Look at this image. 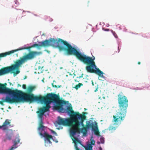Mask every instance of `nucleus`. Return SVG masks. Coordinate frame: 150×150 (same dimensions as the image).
I'll return each instance as SVG.
<instances>
[{
    "label": "nucleus",
    "instance_id": "obj_17",
    "mask_svg": "<svg viewBox=\"0 0 150 150\" xmlns=\"http://www.w3.org/2000/svg\"><path fill=\"white\" fill-rule=\"evenodd\" d=\"M93 146L90 144H88L87 146H85V148L86 150H93Z\"/></svg>",
    "mask_w": 150,
    "mask_h": 150
},
{
    "label": "nucleus",
    "instance_id": "obj_35",
    "mask_svg": "<svg viewBox=\"0 0 150 150\" xmlns=\"http://www.w3.org/2000/svg\"><path fill=\"white\" fill-rule=\"evenodd\" d=\"M101 143H102V144L104 143V140H103V142L101 141Z\"/></svg>",
    "mask_w": 150,
    "mask_h": 150
},
{
    "label": "nucleus",
    "instance_id": "obj_9",
    "mask_svg": "<svg viewBox=\"0 0 150 150\" xmlns=\"http://www.w3.org/2000/svg\"><path fill=\"white\" fill-rule=\"evenodd\" d=\"M90 128H91L92 129H94V128L97 129V123L95 122V124H94L91 120L86 121V127H82L81 129V132H86L87 129Z\"/></svg>",
    "mask_w": 150,
    "mask_h": 150
},
{
    "label": "nucleus",
    "instance_id": "obj_26",
    "mask_svg": "<svg viewBox=\"0 0 150 150\" xmlns=\"http://www.w3.org/2000/svg\"><path fill=\"white\" fill-rule=\"evenodd\" d=\"M6 139L10 140L11 139V136H8L7 137Z\"/></svg>",
    "mask_w": 150,
    "mask_h": 150
},
{
    "label": "nucleus",
    "instance_id": "obj_41",
    "mask_svg": "<svg viewBox=\"0 0 150 150\" xmlns=\"http://www.w3.org/2000/svg\"><path fill=\"white\" fill-rule=\"evenodd\" d=\"M85 113V112H83V114H84Z\"/></svg>",
    "mask_w": 150,
    "mask_h": 150
},
{
    "label": "nucleus",
    "instance_id": "obj_29",
    "mask_svg": "<svg viewBox=\"0 0 150 150\" xmlns=\"http://www.w3.org/2000/svg\"><path fill=\"white\" fill-rule=\"evenodd\" d=\"M51 132L54 133V134H56V133L54 131H53V130H51Z\"/></svg>",
    "mask_w": 150,
    "mask_h": 150
},
{
    "label": "nucleus",
    "instance_id": "obj_1",
    "mask_svg": "<svg viewBox=\"0 0 150 150\" xmlns=\"http://www.w3.org/2000/svg\"><path fill=\"white\" fill-rule=\"evenodd\" d=\"M42 47L50 46L56 47L60 51H66L68 55H73L76 58L86 65V69L89 73H95L99 76H103V73L98 68H97L94 61L95 57L93 58L87 56L84 54L78 51L77 49L72 46L66 41L59 38L58 40L50 38L49 40H46L42 42Z\"/></svg>",
    "mask_w": 150,
    "mask_h": 150
},
{
    "label": "nucleus",
    "instance_id": "obj_27",
    "mask_svg": "<svg viewBox=\"0 0 150 150\" xmlns=\"http://www.w3.org/2000/svg\"><path fill=\"white\" fill-rule=\"evenodd\" d=\"M52 85L53 87L55 88H57V86L56 85H54L53 83L52 84Z\"/></svg>",
    "mask_w": 150,
    "mask_h": 150
},
{
    "label": "nucleus",
    "instance_id": "obj_21",
    "mask_svg": "<svg viewBox=\"0 0 150 150\" xmlns=\"http://www.w3.org/2000/svg\"><path fill=\"white\" fill-rule=\"evenodd\" d=\"M92 138H93V137H91V144H90L91 145H94L95 144V141L94 140L92 139Z\"/></svg>",
    "mask_w": 150,
    "mask_h": 150
},
{
    "label": "nucleus",
    "instance_id": "obj_42",
    "mask_svg": "<svg viewBox=\"0 0 150 150\" xmlns=\"http://www.w3.org/2000/svg\"><path fill=\"white\" fill-rule=\"evenodd\" d=\"M85 79V78H83V79Z\"/></svg>",
    "mask_w": 150,
    "mask_h": 150
},
{
    "label": "nucleus",
    "instance_id": "obj_6",
    "mask_svg": "<svg viewBox=\"0 0 150 150\" xmlns=\"http://www.w3.org/2000/svg\"><path fill=\"white\" fill-rule=\"evenodd\" d=\"M12 91H13V90L7 87L4 86L0 87V93L8 94L13 97V98H11L9 96H6V98H3L1 99V101H0V104L4 106V102H6L11 104L19 103L16 97L11 93Z\"/></svg>",
    "mask_w": 150,
    "mask_h": 150
},
{
    "label": "nucleus",
    "instance_id": "obj_18",
    "mask_svg": "<svg viewBox=\"0 0 150 150\" xmlns=\"http://www.w3.org/2000/svg\"><path fill=\"white\" fill-rule=\"evenodd\" d=\"M43 122L42 121V119H40L39 122V129L41 127H45V126L43 125Z\"/></svg>",
    "mask_w": 150,
    "mask_h": 150
},
{
    "label": "nucleus",
    "instance_id": "obj_13",
    "mask_svg": "<svg viewBox=\"0 0 150 150\" xmlns=\"http://www.w3.org/2000/svg\"><path fill=\"white\" fill-rule=\"evenodd\" d=\"M10 122H9V120L8 119L6 120L3 123V125L2 126H0V129L2 128L3 130H7L8 128V126L10 125Z\"/></svg>",
    "mask_w": 150,
    "mask_h": 150
},
{
    "label": "nucleus",
    "instance_id": "obj_23",
    "mask_svg": "<svg viewBox=\"0 0 150 150\" xmlns=\"http://www.w3.org/2000/svg\"><path fill=\"white\" fill-rule=\"evenodd\" d=\"M83 74H82L80 75L79 76H77L76 78L77 79H80V78H82L83 77Z\"/></svg>",
    "mask_w": 150,
    "mask_h": 150
},
{
    "label": "nucleus",
    "instance_id": "obj_33",
    "mask_svg": "<svg viewBox=\"0 0 150 150\" xmlns=\"http://www.w3.org/2000/svg\"><path fill=\"white\" fill-rule=\"evenodd\" d=\"M99 150H102V148L101 147H100L99 148Z\"/></svg>",
    "mask_w": 150,
    "mask_h": 150
},
{
    "label": "nucleus",
    "instance_id": "obj_2",
    "mask_svg": "<svg viewBox=\"0 0 150 150\" xmlns=\"http://www.w3.org/2000/svg\"><path fill=\"white\" fill-rule=\"evenodd\" d=\"M118 106L120 111L113 115L112 122L114 124L111 125L108 129L111 131L115 130L116 128L120 125L125 119L126 115L127 109L128 106V100L123 93L121 92L117 95Z\"/></svg>",
    "mask_w": 150,
    "mask_h": 150
},
{
    "label": "nucleus",
    "instance_id": "obj_5",
    "mask_svg": "<svg viewBox=\"0 0 150 150\" xmlns=\"http://www.w3.org/2000/svg\"><path fill=\"white\" fill-rule=\"evenodd\" d=\"M39 102H44L46 105H50L52 103L56 104L54 108L57 110L59 112L63 113L64 110L63 107V104L66 103V101L64 100H60L59 96L54 93L47 94L45 96H41Z\"/></svg>",
    "mask_w": 150,
    "mask_h": 150
},
{
    "label": "nucleus",
    "instance_id": "obj_28",
    "mask_svg": "<svg viewBox=\"0 0 150 150\" xmlns=\"http://www.w3.org/2000/svg\"><path fill=\"white\" fill-rule=\"evenodd\" d=\"M74 80V81L76 82H79L80 81V80H78L77 79H75Z\"/></svg>",
    "mask_w": 150,
    "mask_h": 150
},
{
    "label": "nucleus",
    "instance_id": "obj_3",
    "mask_svg": "<svg viewBox=\"0 0 150 150\" xmlns=\"http://www.w3.org/2000/svg\"><path fill=\"white\" fill-rule=\"evenodd\" d=\"M41 53V52L37 51H30L28 53L26 54L20 58V59L17 60L11 66L4 67L0 69V76L8 73L11 71L16 70L15 72H13L14 75L19 74L20 71L18 70L19 67L25 62L28 60H32L35 58L37 56Z\"/></svg>",
    "mask_w": 150,
    "mask_h": 150
},
{
    "label": "nucleus",
    "instance_id": "obj_34",
    "mask_svg": "<svg viewBox=\"0 0 150 150\" xmlns=\"http://www.w3.org/2000/svg\"><path fill=\"white\" fill-rule=\"evenodd\" d=\"M141 64V63H140V62H138V64L139 65V64Z\"/></svg>",
    "mask_w": 150,
    "mask_h": 150
},
{
    "label": "nucleus",
    "instance_id": "obj_12",
    "mask_svg": "<svg viewBox=\"0 0 150 150\" xmlns=\"http://www.w3.org/2000/svg\"><path fill=\"white\" fill-rule=\"evenodd\" d=\"M42 136L45 138V145L46 146H48L47 145L48 142L49 144H52V142H51L50 140L53 139V137L51 135L49 134L46 132H45L43 135Z\"/></svg>",
    "mask_w": 150,
    "mask_h": 150
},
{
    "label": "nucleus",
    "instance_id": "obj_20",
    "mask_svg": "<svg viewBox=\"0 0 150 150\" xmlns=\"http://www.w3.org/2000/svg\"><path fill=\"white\" fill-rule=\"evenodd\" d=\"M83 85V84L82 83H79L77 85H76L74 88H75L77 90L81 86Z\"/></svg>",
    "mask_w": 150,
    "mask_h": 150
},
{
    "label": "nucleus",
    "instance_id": "obj_43",
    "mask_svg": "<svg viewBox=\"0 0 150 150\" xmlns=\"http://www.w3.org/2000/svg\"><path fill=\"white\" fill-rule=\"evenodd\" d=\"M17 56H18V54H17Z\"/></svg>",
    "mask_w": 150,
    "mask_h": 150
},
{
    "label": "nucleus",
    "instance_id": "obj_10",
    "mask_svg": "<svg viewBox=\"0 0 150 150\" xmlns=\"http://www.w3.org/2000/svg\"><path fill=\"white\" fill-rule=\"evenodd\" d=\"M50 107V105H46V106L39 109L37 113H38V117L40 119H42L44 112L48 111Z\"/></svg>",
    "mask_w": 150,
    "mask_h": 150
},
{
    "label": "nucleus",
    "instance_id": "obj_38",
    "mask_svg": "<svg viewBox=\"0 0 150 150\" xmlns=\"http://www.w3.org/2000/svg\"><path fill=\"white\" fill-rule=\"evenodd\" d=\"M26 76H25V77L24 78V79H26Z\"/></svg>",
    "mask_w": 150,
    "mask_h": 150
},
{
    "label": "nucleus",
    "instance_id": "obj_15",
    "mask_svg": "<svg viewBox=\"0 0 150 150\" xmlns=\"http://www.w3.org/2000/svg\"><path fill=\"white\" fill-rule=\"evenodd\" d=\"M71 129H70L69 132H70V135L71 137L72 138V140L73 141V142L75 143V145L76 144V143H79L80 144H81V141L79 140L76 137L74 136L76 134L77 132H75V134L73 135L71 133Z\"/></svg>",
    "mask_w": 150,
    "mask_h": 150
},
{
    "label": "nucleus",
    "instance_id": "obj_11",
    "mask_svg": "<svg viewBox=\"0 0 150 150\" xmlns=\"http://www.w3.org/2000/svg\"><path fill=\"white\" fill-rule=\"evenodd\" d=\"M67 113L70 114L71 117L70 118H72L73 119L76 121V122H78L77 120L74 118L76 116V113H79V112H74L73 110L72 107V106H68L67 108Z\"/></svg>",
    "mask_w": 150,
    "mask_h": 150
},
{
    "label": "nucleus",
    "instance_id": "obj_14",
    "mask_svg": "<svg viewBox=\"0 0 150 150\" xmlns=\"http://www.w3.org/2000/svg\"><path fill=\"white\" fill-rule=\"evenodd\" d=\"M20 141V139L19 138V137H17L14 141L13 145L11 146V148L9 149V150H14V149L17 148V146L16 145L18 143H19Z\"/></svg>",
    "mask_w": 150,
    "mask_h": 150
},
{
    "label": "nucleus",
    "instance_id": "obj_31",
    "mask_svg": "<svg viewBox=\"0 0 150 150\" xmlns=\"http://www.w3.org/2000/svg\"><path fill=\"white\" fill-rule=\"evenodd\" d=\"M98 87H97V88H96V89H95V90L94 91H95V92H96V91H98Z\"/></svg>",
    "mask_w": 150,
    "mask_h": 150
},
{
    "label": "nucleus",
    "instance_id": "obj_44",
    "mask_svg": "<svg viewBox=\"0 0 150 150\" xmlns=\"http://www.w3.org/2000/svg\"><path fill=\"white\" fill-rule=\"evenodd\" d=\"M70 75H71V74H70ZM71 75H72V74H71Z\"/></svg>",
    "mask_w": 150,
    "mask_h": 150
},
{
    "label": "nucleus",
    "instance_id": "obj_8",
    "mask_svg": "<svg viewBox=\"0 0 150 150\" xmlns=\"http://www.w3.org/2000/svg\"><path fill=\"white\" fill-rule=\"evenodd\" d=\"M73 122H76V121L73 119L72 117L63 118L60 116H59L58 117L57 123L59 125L68 126H70L71 127Z\"/></svg>",
    "mask_w": 150,
    "mask_h": 150
},
{
    "label": "nucleus",
    "instance_id": "obj_37",
    "mask_svg": "<svg viewBox=\"0 0 150 150\" xmlns=\"http://www.w3.org/2000/svg\"><path fill=\"white\" fill-rule=\"evenodd\" d=\"M75 76H76V75L74 74V76H73V77L74 78Z\"/></svg>",
    "mask_w": 150,
    "mask_h": 150
},
{
    "label": "nucleus",
    "instance_id": "obj_24",
    "mask_svg": "<svg viewBox=\"0 0 150 150\" xmlns=\"http://www.w3.org/2000/svg\"><path fill=\"white\" fill-rule=\"evenodd\" d=\"M22 87L24 89H26V86L25 84H23V85Z\"/></svg>",
    "mask_w": 150,
    "mask_h": 150
},
{
    "label": "nucleus",
    "instance_id": "obj_7",
    "mask_svg": "<svg viewBox=\"0 0 150 150\" xmlns=\"http://www.w3.org/2000/svg\"><path fill=\"white\" fill-rule=\"evenodd\" d=\"M76 115V116L74 118L77 119L78 122H73L72 127L70 128L71 129V133L73 135L75 134V132L80 133L81 131V129L79 127L80 124H81L83 127H85L83 122L86 119V116L80 114L79 113H77Z\"/></svg>",
    "mask_w": 150,
    "mask_h": 150
},
{
    "label": "nucleus",
    "instance_id": "obj_16",
    "mask_svg": "<svg viewBox=\"0 0 150 150\" xmlns=\"http://www.w3.org/2000/svg\"><path fill=\"white\" fill-rule=\"evenodd\" d=\"M45 127H41L39 129V127H38V130L39 132V134L41 136H42L43 135L44 133H42V132L43 131H44V128Z\"/></svg>",
    "mask_w": 150,
    "mask_h": 150
},
{
    "label": "nucleus",
    "instance_id": "obj_30",
    "mask_svg": "<svg viewBox=\"0 0 150 150\" xmlns=\"http://www.w3.org/2000/svg\"><path fill=\"white\" fill-rule=\"evenodd\" d=\"M98 99H101V96L100 95H100H98Z\"/></svg>",
    "mask_w": 150,
    "mask_h": 150
},
{
    "label": "nucleus",
    "instance_id": "obj_32",
    "mask_svg": "<svg viewBox=\"0 0 150 150\" xmlns=\"http://www.w3.org/2000/svg\"><path fill=\"white\" fill-rule=\"evenodd\" d=\"M105 31H108L109 30V29H105Z\"/></svg>",
    "mask_w": 150,
    "mask_h": 150
},
{
    "label": "nucleus",
    "instance_id": "obj_19",
    "mask_svg": "<svg viewBox=\"0 0 150 150\" xmlns=\"http://www.w3.org/2000/svg\"><path fill=\"white\" fill-rule=\"evenodd\" d=\"M94 130V134L97 135H99V132L98 130V128L97 127V129L96 128H94V129H93Z\"/></svg>",
    "mask_w": 150,
    "mask_h": 150
},
{
    "label": "nucleus",
    "instance_id": "obj_25",
    "mask_svg": "<svg viewBox=\"0 0 150 150\" xmlns=\"http://www.w3.org/2000/svg\"><path fill=\"white\" fill-rule=\"evenodd\" d=\"M15 4L16 5H18L19 4L18 1L17 0L15 1Z\"/></svg>",
    "mask_w": 150,
    "mask_h": 150
},
{
    "label": "nucleus",
    "instance_id": "obj_22",
    "mask_svg": "<svg viewBox=\"0 0 150 150\" xmlns=\"http://www.w3.org/2000/svg\"><path fill=\"white\" fill-rule=\"evenodd\" d=\"M111 31L115 37L116 38H118V36L115 32L113 31L112 30H111Z\"/></svg>",
    "mask_w": 150,
    "mask_h": 150
},
{
    "label": "nucleus",
    "instance_id": "obj_36",
    "mask_svg": "<svg viewBox=\"0 0 150 150\" xmlns=\"http://www.w3.org/2000/svg\"><path fill=\"white\" fill-rule=\"evenodd\" d=\"M61 86H59L58 87V88H60Z\"/></svg>",
    "mask_w": 150,
    "mask_h": 150
},
{
    "label": "nucleus",
    "instance_id": "obj_4",
    "mask_svg": "<svg viewBox=\"0 0 150 150\" xmlns=\"http://www.w3.org/2000/svg\"><path fill=\"white\" fill-rule=\"evenodd\" d=\"M35 88V86H30L28 87L26 93L17 89L13 90L11 93L16 97L19 103L27 102L32 103L34 101L39 102L41 96H35L32 93Z\"/></svg>",
    "mask_w": 150,
    "mask_h": 150
},
{
    "label": "nucleus",
    "instance_id": "obj_40",
    "mask_svg": "<svg viewBox=\"0 0 150 150\" xmlns=\"http://www.w3.org/2000/svg\"><path fill=\"white\" fill-rule=\"evenodd\" d=\"M103 98L104 99V98H105L103 96Z\"/></svg>",
    "mask_w": 150,
    "mask_h": 150
},
{
    "label": "nucleus",
    "instance_id": "obj_39",
    "mask_svg": "<svg viewBox=\"0 0 150 150\" xmlns=\"http://www.w3.org/2000/svg\"><path fill=\"white\" fill-rule=\"evenodd\" d=\"M102 140H103V139H102V138H101V139H100V140H101H101H102Z\"/></svg>",
    "mask_w": 150,
    "mask_h": 150
}]
</instances>
